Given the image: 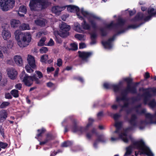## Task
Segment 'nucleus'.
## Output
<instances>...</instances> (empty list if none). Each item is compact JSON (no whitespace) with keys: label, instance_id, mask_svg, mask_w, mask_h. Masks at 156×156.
<instances>
[{"label":"nucleus","instance_id":"f257e3e1","mask_svg":"<svg viewBox=\"0 0 156 156\" xmlns=\"http://www.w3.org/2000/svg\"><path fill=\"white\" fill-rule=\"evenodd\" d=\"M14 35L18 41V44L21 48L26 47L31 41V36L29 33H23L20 30H17L15 31Z\"/></svg>","mask_w":156,"mask_h":156},{"label":"nucleus","instance_id":"f03ea898","mask_svg":"<svg viewBox=\"0 0 156 156\" xmlns=\"http://www.w3.org/2000/svg\"><path fill=\"white\" fill-rule=\"evenodd\" d=\"M142 24L143 23H141L139 24L138 25L131 24L128 25L126 29H123L118 31L116 34H114L111 37L109 38L107 41H101V44L105 48L108 49L112 48L113 46V45L112 44V43L115 40L117 36L125 33L126 30H128L129 29H136L140 27Z\"/></svg>","mask_w":156,"mask_h":156},{"label":"nucleus","instance_id":"7ed1b4c3","mask_svg":"<svg viewBox=\"0 0 156 156\" xmlns=\"http://www.w3.org/2000/svg\"><path fill=\"white\" fill-rule=\"evenodd\" d=\"M125 20L122 18H119L118 19V21L116 23H114L113 21H112L109 24H106L105 28H101L99 29L101 36L105 37L107 35L108 33L105 30V28L111 30L114 27L115 29H116L118 27H122L125 25Z\"/></svg>","mask_w":156,"mask_h":156},{"label":"nucleus","instance_id":"20e7f679","mask_svg":"<svg viewBox=\"0 0 156 156\" xmlns=\"http://www.w3.org/2000/svg\"><path fill=\"white\" fill-rule=\"evenodd\" d=\"M133 145L134 147L140 151H139L140 154H146L148 156H153V154L151 152L149 148L145 144L143 140L135 141L133 142Z\"/></svg>","mask_w":156,"mask_h":156},{"label":"nucleus","instance_id":"39448f33","mask_svg":"<svg viewBox=\"0 0 156 156\" xmlns=\"http://www.w3.org/2000/svg\"><path fill=\"white\" fill-rule=\"evenodd\" d=\"M94 122V119L91 118L88 119V122L86 127H82L78 125L77 122L75 120H74L73 122V126L72 129L74 133H78L79 134H81L84 132L88 129V128L91 126Z\"/></svg>","mask_w":156,"mask_h":156},{"label":"nucleus","instance_id":"423d86ee","mask_svg":"<svg viewBox=\"0 0 156 156\" xmlns=\"http://www.w3.org/2000/svg\"><path fill=\"white\" fill-rule=\"evenodd\" d=\"M81 13L84 16L86 17H88V21L90 23L92 27L94 30L96 29L97 28V23L94 20L101 21V18L93 13H90L86 11H84L83 8L81 9Z\"/></svg>","mask_w":156,"mask_h":156},{"label":"nucleus","instance_id":"0eeeda50","mask_svg":"<svg viewBox=\"0 0 156 156\" xmlns=\"http://www.w3.org/2000/svg\"><path fill=\"white\" fill-rule=\"evenodd\" d=\"M15 2L14 0H0V6L3 11H7L13 7Z\"/></svg>","mask_w":156,"mask_h":156},{"label":"nucleus","instance_id":"6e6552de","mask_svg":"<svg viewBox=\"0 0 156 156\" xmlns=\"http://www.w3.org/2000/svg\"><path fill=\"white\" fill-rule=\"evenodd\" d=\"M145 117L146 119H150L149 121H147V120H141L140 121L141 124H151L153 123H156V112L153 115L150 113H147L145 114Z\"/></svg>","mask_w":156,"mask_h":156},{"label":"nucleus","instance_id":"1a4fd4ad","mask_svg":"<svg viewBox=\"0 0 156 156\" xmlns=\"http://www.w3.org/2000/svg\"><path fill=\"white\" fill-rule=\"evenodd\" d=\"M78 53L79 57L81 59L82 61L87 62L89 61V58L92 55V53L91 52L81 51H78Z\"/></svg>","mask_w":156,"mask_h":156},{"label":"nucleus","instance_id":"9d476101","mask_svg":"<svg viewBox=\"0 0 156 156\" xmlns=\"http://www.w3.org/2000/svg\"><path fill=\"white\" fill-rule=\"evenodd\" d=\"M55 136L51 133H48L45 134V138L42 140L40 141L39 145H43L54 140Z\"/></svg>","mask_w":156,"mask_h":156},{"label":"nucleus","instance_id":"9b49d317","mask_svg":"<svg viewBox=\"0 0 156 156\" xmlns=\"http://www.w3.org/2000/svg\"><path fill=\"white\" fill-rule=\"evenodd\" d=\"M29 6L31 11H38L40 10V5L38 2V0H31Z\"/></svg>","mask_w":156,"mask_h":156},{"label":"nucleus","instance_id":"f8f14e48","mask_svg":"<svg viewBox=\"0 0 156 156\" xmlns=\"http://www.w3.org/2000/svg\"><path fill=\"white\" fill-rule=\"evenodd\" d=\"M139 90H142L143 92H145L143 94L142 96L144 97V103L145 105H146L147 103L149 98L151 97V94L149 91V89L148 88L145 89L142 87L140 88Z\"/></svg>","mask_w":156,"mask_h":156},{"label":"nucleus","instance_id":"ddd939ff","mask_svg":"<svg viewBox=\"0 0 156 156\" xmlns=\"http://www.w3.org/2000/svg\"><path fill=\"white\" fill-rule=\"evenodd\" d=\"M22 81L26 86L28 87L31 86L33 83L32 76H29L27 74H25Z\"/></svg>","mask_w":156,"mask_h":156},{"label":"nucleus","instance_id":"4468645a","mask_svg":"<svg viewBox=\"0 0 156 156\" xmlns=\"http://www.w3.org/2000/svg\"><path fill=\"white\" fill-rule=\"evenodd\" d=\"M67 9L70 11L71 12H76V15L79 18H81L82 20L83 19V17L80 15L79 8L77 6L73 5H69L67 7Z\"/></svg>","mask_w":156,"mask_h":156},{"label":"nucleus","instance_id":"2eb2a0df","mask_svg":"<svg viewBox=\"0 0 156 156\" xmlns=\"http://www.w3.org/2000/svg\"><path fill=\"white\" fill-rule=\"evenodd\" d=\"M7 72L8 76L10 79L14 80L17 77L18 73L14 69L9 68L7 69Z\"/></svg>","mask_w":156,"mask_h":156},{"label":"nucleus","instance_id":"dca6fc26","mask_svg":"<svg viewBox=\"0 0 156 156\" xmlns=\"http://www.w3.org/2000/svg\"><path fill=\"white\" fill-rule=\"evenodd\" d=\"M46 129L42 127L41 129H38L37 130V134L36 135L35 138L36 139L40 142L42 140V138L43 134L46 132Z\"/></svg>","mask_w":156,"mask_h":156},{"label":"nucleus","instance_id":"f3484780","mask_svg":"<svg viewBox=\"0 0 156 156\" xmlns=\"http://www.w3.org/2000/svg\"><path fill=\"white\" fill-rule=\"evenodd\" d=\"M137 119L136 115V114H133L131 115L130 119H128L127 121L131 126H136L137 124Z\"/></svg>","mask_w":156,"mask_h":156},{"label":"nucleus","instance_id":"a211bd4d","mask_svg":"<svg viewBox=\"0 0 156 156\" xmlns=\"http://www.w3.org/2000/svg\"><path fill=\"white\" fill-rule=\"evenodd\" d=\"M27 60L29 65L32 68H35L36 67L35 60L34 57L31 55H28Z\"/></svg>","mask_w":156,"mask_h":156},{"label":"nucleus","instance_id":"6ab92c4d","mask_svg":"<svg viewBox=\"0 0 156 156\" xmlns=\"http://www.w3.org/2000/svg\"><path fill=\"white\" fill-rule=\"evenodd\" d=\"M38 2L40 5V9H44L49 5L50 3L48 0H38Z\"/></svg>","mask_w":156,"mask_h":156},{"label":"nucleus","instance_id":"aec40b11","mask_svg":"<svg viewBox=\"0 0 156 156\" xmlns=\"http://www.w3.org/2000/svg\"><path fill=\"white\" fill-rule=\"evenodd\" d=\"M144 14L141 12H138L136 15L133 18L131 19V21L135 22L140 20H143Z\"/></svg>","mask_w":156,"mask_h":156},{"label":"nucleus","instance_id":"412c9836","mask_svg":"<svg viewBox=\"0 0 156 156\" xmlns=\"http://www.w3.org/2000/svg\"><path fill=\"white\" fill-rule=\"evenodd\" d=\"M14 59L15 63L17 65L19 66H22L23 61L21 56L16 55L14 56Z\"/></svg>","mask_w":156,"mask_h":156},{"label":"nucleus","instance_id":"4be33fe9","mask_svg":"<svg viewBox=\"0 0 156 156\" xmlns=\"http://www.w3.org/2000/svg\"><path fill=\"white\" fill-rule=\"evenodd\" d=\"M2 35L3 38L5 40L9 39L11 37L10 32L9 30H6L5 28H4L3 30Z\"/></svg>","mask_w":156,"mask_h":156},{"label":"nucleus","instance_id":"5701e85b","mask_svg":"<svg viewBox=\"0 0 156 156\" xmlns=\"http://www.w3.org/2000/svg\"><path fill=\"white\" fill-rule=\"evenodd\" d=\"M8 114L5 110H2L0 111V123L3 122L7 117Z\"/></svg>","mask_w":156,"mask_h":156},{"label":"nucleus","instance_id":"b1692460","mask_svg":"<svg viewBox=\"0 0 156 156\" xmlns=\"http://www.w3.org/2000/svg\"><path fill=\"white\" fill-rule=\"evenodd\" d=\"M20 24V21L18 20L12 19L10 21L11 27L14 28L18 27Z\"/></svg>","mask_w":156,"mask_h":156},{"label":"nucleus","instance_id":"393cba45","mask_svg":"<svg viewBox=\"0 0 156 156\" xmlns=\"http://www.w3.org/2000/svg\"><path fill=\"white\" fill-rule=\"evenodd\" d=\"M81 20H83V22L81 23V26L82 28L85 30H89L90 28V25L87 23L83 17V19L82 20L81 18H79Z\"/></svg>","mask_w":156,"mask_h":156},{"label":"nucleus","instance_id":"a878e982","mask_svg":"<svg viewBox=\"0 0 156 156\" xmlns=\"http://www.w3.org/2000/svg\"><path fill=\"white\" fill-rule=\"evenodd\" d=\"M59 27L61 30L62 31H69L70 29V26L64 22H62V23L59 25Z\"/></svg>","mask_w":156,"mask_h":156},{"label":"nucleus","instance_id":"bb28decb","mask_svg":"<svg viewBox=\"0 0 156 156\" xmlns=\"http://www.w3.org/2000/svg\"><path fill=\"white\" fill-rule=\"evenodd\" d=\"M121 82H120L118 84H112V89L115 93L118 92L120 90L121 88Z\"/></svg>","mask_w":156,"mask_h":156},{"label":"nucleus","instance_id":"cd10ccee","mask_svg":"<svg viewBox=\"0 0 156 156\" xmlns=\"http://www.w3.org/2000/svg\"><path fill=\"white\" fill-rule=\"evenodd\" d=\"M129 93L136 94L137 93L136 88L135 86H131V85H127L126 88Z\"/></svg>","mask_w":156,"mask_h":156},{"label":"nucleus","instance_id":"c85d7f7f","mask_svg":"<svg viewBox=\"0 0 156 156\" xmlns=\"http://www.w3.org/2000/svg\"><path fill=\"white\" fill-rule=\"evenodd\" d=\"M147 12L148 15L151 16H154L156 15V9L151 7H149L147 9Z\"/></svg>","mask_w":156,"mask_h":156},{"label":"nucleus","instance_id":"c756f323","mask_svg":"<svg viewBox=\"0 0 156 156\" xmlns=\"http://www.w3.org/2000/svg\"><path fill=\"white\" fill-rule=\"evenodd\" d=\"M74 30L75 31L80 33L83 31L82 26L78 23L74 24Z\"/></svg>","mask_w":156,"mask_h":156},{"label":"nucleus","instance_id":"7c9ffc66","mask_svg":"<svg viewBox=\"0 0 156 156\" xmlns=\"http://www.w3.org/2000/svg\"><path fill=\"white\" fill-rule=\"evenodd\" d=\"M90 38L91 40V44H94L96 43V39L97 37V35L96 32H94L90 34Z\"/></svg>","mask_w":156,"mask_h":156},{"label":"nucleus","instance_id":"2f4dec72","mask_svg":"<svg viewBox=\"0 0 156 156\" xmlns=\"http://www.w3.org/2000/svg\"><path fill=\"white\" fill-rule=\"evenodd\" d=\"M72 48H70L68 47H66V49L68 51H76L78 49V45L77 44L75 43H71L70 44Z\"/></svg>","mask_w":156,"mask_h":156},{"label":"nucleus","instance_id":"473e14b6","mask_svg":"<svg viewBox=\"0 0 156 156\" xmlns=\"http://www.w3.org/2000/svg\"><path fill=\"white\" fill-rule=\"evenodd\" d=\"M126 136L127 134L125 133H121L119 135V138L126 143H128V139L126 137Z\"/></svg>","mask_w":156,"mask_h":156},{"label":"nucleus","instance_id":"72a5a7b5","mask_svg":"<svg viewBox=\"0 0 156 156\" xmlns=\"http://www.w3.org/2000/svg\"><path fill=\"white\" fill-rule=\"evenodd\" d=\"M51 10L53 13L57 14L61 12V8L58 6H55L52 8Z\"/></svg>","mask_w":156,"mask_h":156},{"label":"nucleus","instance_id":"f704fd0d","mask_svg":"<svg viewBox=\"0 0 156 156\" xmlns=\"http://www.w3.org/2000/svg\"><path fill=\"white\" fill-rule=\"evenodd\" d=\"M59 35L62 37L65 38L69 35V31L61 30L59 34Z\"/></svg>","mask_w":156,"mask_h":156},{"label":"nucleus","instance_id":"c9c22d12","mask_svg":"<svg viewBox=\"0 0 156 156\" xmlns=\"http://www.w3.org/2000/svg\"><path fill=\"white\" fill-rule=\"evenodd\" d=\"M1 103L0 101V109L5 108L10 104V102L8 101H3L2 103Z\"/></svg>","mask_w":156,"mask_h":156},{"label":"nucleus","instance_id":"e433bc0d","mask_svg":"<svg viewBox=\"0 0 156 156\" xmlns=\"http://www.w3.org/2000/svg\"><path fill=\"white\" fill-rule=\"evenodd\" d=\"M133 147L131 145H130L126 148V151L124 155L128 156L130 155L132 152Z\"/></svg>","mask_w":156,"mask_h":156},{"label":"nucleus","instance_id":"4c0bfd02","mask_svg":"<svg viewBox=\"0 0 156 156\" xmlns=\"http://www.w3.org/2000/svg\"><path fill=\"white\" fill-rule=\"evenodd\" d=\"M35 23L36 24L41 27H43L45 25V22L41 20H35Z\"/></svg>","mask_w":156,"mask_h":156},{"label":"nucleus","instance_id":"58836bf2","mask_svg":"<svg viewBox=\"0 0 156 156\" xmlns=\"http://www.w3.org/2000/svg\"><path fill=\"white\" fill-rule=\"evenodd\" d=\"M72 144V142L69 141H65L61 144L62 147H67L71 146Z\"/></svg>","mask_w":156,"mask_h":156},{"label":"nucleus","instance_id":"ea45409f","mask_svg":"<svg viewBox=\"0 0 156 156\" xmlns=\"http://www.w3.org/2000/svg\"><path fill=\"white\" fill-rule=\"evenodd\" d=\"M123 80L127 83V85H131L132 83L133 79L131 78L128 77L123 78Z\"/></svg>","mask_w":156,"mask_h":156},{"label":"nucleus","instance_id":"a19ab883","mask_svg":"<svg viewBox=\"0 0 156 156\" xmlns=\"http://www.w3.org/2000/svg\"><path fill=\"white\" fill-rule=\"evenodd\" d=\"M18 92L19 91L17 90L14 89L11 91L10 93L13 97L17 98L19 96Z\"/></svg>","mask_w":156,"mask_h":156},{"label":"nucleus","instance_id":"79ce46f5","mask_svg":"<svg viewBox=\"0 0 156 156\" xmlns=\"http://www.w3.org/2000/svg\"><path fill=\"white\" fill-rule=\"evenodd\" d=\"M20 29L22 30H29L30 29V27L29 24L23 23L20 26Z\"/></svg>","mask_w":156,"mask_h":156},{"label":"nucleus","instance_id":"37998d69","mask_svg":"<svg viewBox=\"0 0 156 156\" xmlns=\"http://www.w3.org/2000/svg\"><path fill=\"white\" fill-rule=\"evenodd\" d=\"M149 106L152 108H154L156 106V101L154 99L150 101L148 104Z\"/></svg>","mask_w":156,"mask_h":156},{"label":"nucleus","instance_id":"c03bdc74","mask_svg":"<svg viewBox=\"0 0 156 156\" xmlns=\"http://www.w3.org/2000/svg\"><path fill=\"white\" fill-rule=\"evenodd\" d=\"M48 59V55H44L41 56L40 61L42 62L46 63V60Z\"/></svg>","mask_w":156,"mask_h":156},{"label":"nucleus","instance_id":"a18cd8bd","mask_svg":"<svg viewBox=\"0 0 156 156\" xmlns=\"http://www.w3.org/2000/svg\"><path fill=\"white\" fill-rule=\"evenodd\" d=\"M46 38L45 37H42L38 43L37 45L38 46H42L44 45V43L46 41Z\"/></svg>","mask_w":156,"mask_h":156},{"label":"nucleus","instance_id":"49530a36","mask_svg":"<svg viewBox=\"0 0 156 156\" xmlns=\"http://www.w3.org/2000/svg\"><path fill=\"white\" fill-rule=\"evenodd\" d=\"M74 37L79 40L81 41L83 40L84 38V35L82 34H76L75 35Z\"/></svg>","mask_w":156,"mask_h":156},{"label":"nucleus","instance_id":"de8ad7c7","mask_svg":"<svg viewBox=\"0 0 156 156\" xmlns=\"http://www.w3.org/2000/svg\"><path fill=\"white\" fill-rule=\"evenodd\" d=\"M19 10L20 12L25 14L27 11V9L25 6L23 5L20 7Z\"/></svg>","mask_w":156,"mask_h":156},{"label":"nucleus","instance_id":"09e8293b","mask_svg":"<svg viewBox=\"0 0 156 156\" xmlns=\"http://www.w3.org/2000/svg\"><path fill=\"white\" fill-rule=\"evenodd\" d=\"M33 81H35V83L37 84H40L41 82L40 80L35 75H34L32 76Z\"/></svg>","mask_w":156,"mask_h":156},{"label":"nucleus","instance_id":"8fccbe9b","mask_svg":"<svg viewBox=\"0 0 156 156\" xmlns=\"http://www.w3.org/2000/svg\"><path fill=\"white\" fill-rule=\"evenodd\" d=\"M96 140L98 142H104L105 141V140L104 139V137L101 135L98 136V138Z\"/></svg>","mask_w":156,"mask_h":156},{"label":"nucleus","instance_id":"3c124183","mask_svg":"<svg viewBox=\"0 0 156 156\" xmlns=\"http://www.w3.org/2000/svg\"><path fill=\"white\" fill-rule=\"evenodd\" d=\"M112 84L108 83H105L103 84V86L106 89H112Z\"/></svg>","mask_w":156,"mask_h":156},{"label":"nucleus","instance_id":"603ef678","mask_svg":"<svg viewBox=\"0 0 156 156\" xmlns=\"http://www.w3.org/2000/svg\"><path fill=\"white\" fill-rule=\"evenodd\" d=\"M8 146V144L6 143H4L0 141V148L3 149H5Z\"/></svg>","mask_w":156,"mask_h":156},{"label":"nucleus","instance_id":"864d4df0","mask_svg":"<svg viewBox=\"0 0 156 156\" xmlns=\"http://www.w3.org/2000/svg\"><path fill=\"white\" fill-rule=\"evenodd\" d=\"M121 95L122 96V99L123 101H128L129 99L127 98V95L124 94L122 92L121 93Z\"/></svg>","mask_w":156,"mask_h":156},{"label":"nucleus","instance_id":"5fc2aeb1","mask_svg":"<svg viewBox=\"0 0 156 156\" xmlns=\"http://www.w3.org/2000/svg\"><path fill=\"white\" fill-rule=\"evenodd\" d=\"M123 122L122 121L117 122L115 125V126L116 128H121Z\"/></svg>","mask_w":156,"mask_h":156},{"label":"nucleus","instance_id":"6e6d98bb","mask_svg":"<svg viewBox=\"0 0 156 156\" xmlns=\"http://www.w3.org/2000/svg\"><path fill=\"white\" fill-rule=\"evenodd\" d=\"M48 51V48L46 47H43L40 49V52L41 54L46 53Z\"/></svg>","mask_w":156,"mask_h":156},{"label":"nucleus","instance_id":"4d7b16f0","mask_svg":"<svg viewBox=\"0 0 156 156\" xmlns=\"http://www.w3.org/2000/svg\"><path fill=\"white\" fill-rule=\"evenodd\" d=\"M6 47L8 48V49L12 48L13 46V44L12 43V41L9 40L7 41L6 42Z\"/></svg>","mask_w":156,"mask_h":156},{"label":"nucleus","instance_id":"13d9d810","mask_svg":"<svg viewBox=\"0 0 156 156\" xmlns=\"http://www.w3.org/2000/svg\"><path fill=\"white\" fill-rule=\"evenodd\" d=\"M31 67L29 65H27L25 67V68L28 73H31L33 72L34 70L31 69Z\"/></svg>","mask_w":156,"mask_h":156},{"label":"nucleus","instance_id":"bf43d9fd","mask_svg":"<svg viewBox=\"0 0 156 156\" xmlns=\"http://www.w3.org/2000/svg\"><path fill=\"white\" fill-rule=\"evenodd\" d=\"M5 129L2 125H0V134L4 138L5 136Z\"/></svg>","mask_w":156,"mask_h":156},{"label":"nucleus","instance_id":"052dcab7","mask_svg":"<svg viewBox=\"0 0 156 156\" xmlns=\"http://www.w3.org/2000/svg\"><path fill=\"white\" fill-rule=\"evenodd\" d=\"M8 48L6 47H1L0 49L4 53H7Z\"/></svg>","mask_w":156,"mask_h":156},{"label":"nucleus","instance_id":"680f3d73","mask_svg":"<svg viewBox=\"0 0 156 156\" xmlns=\"http://www.w3.org/2000/svg\"><path fill=\"white\" fill-rule=\"evenodd\" d=\"M131 100L133 102H135L140 100V98L138 96L133 97L131 98Z\"/></svg>","mask_w":156,"mask_h":156},{"label":"nucleus","instance_id":"e2e57ef3","mask_svg":"<svg viewBox=\"0 0 156 156\" xmlns=\"http://www.w3.org/2000/svg\"><path fill=\"white\" fill-rule=\"evenodd\" d=\"M35 73L37 75L39 79H41L43 77V75L42 73L39 71H36Z\"/></svg>","mask_w":156,"mask_h":156},{"label":"nucleus","instance_id":"0e129e2a","mask_svg":"<svg viewBox=\"0 0 156 156\" xmlns=\"http://www.w3.org/2000/svg\"><path fill=\"white\" fill-rule=\"evenodd\" d=\"M62 60L61 59L59 58L57 60V65L58 67H60L62 66Z\"/></svg>","mask_w":156,"mask_h":156},{"label":"nucleus","instance_id":"69168bd1","mask_svg":"<svg viewBox=\"0 0 156 156\" xmlns=\"http://www.w3.org/2000/svg\"><path fill=\"white\" fill-rule=\"evenodd\" d=\"M7 80L6 79H3L2 81H1L0 85L2 86H4L7 83Z\"/></svg>","mask_w":156,"mask_h":156},{"label":"nucleus","instance_id":"338daca9","mask_svg":"<svg viewBox=\"0 0 156 156\" xmlns=\"http://www.w3.org/2000/svg\"><path fill=\"white\" fill-rule=\"evenodd\" d=\"M54 44V41L51 38L47 44V45L48 46H52Z\"/></svg>","mask_w":156,"mask_h":156},{"label":"nucleus","instance_id":"774afa93","mask_svg":"<svg viewBox=\"0 0 156 156\" xmlns=\"http://www.w3.org/2000/svg\"><path fill=\"white\" fill-rule=\"evenodd\" d=\"M86 45L85 44L83 43H81L79 44V47L80 49H83L86 48Z\"/></svg>","mask_w":156,"mask_h":156}]
</instances>
